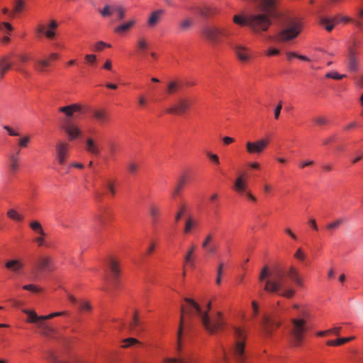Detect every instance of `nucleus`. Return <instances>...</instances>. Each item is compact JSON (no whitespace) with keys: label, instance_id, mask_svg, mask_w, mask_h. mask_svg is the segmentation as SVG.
<instances>
[{"label":"nucleus","instance_id":"f257e3e1","mask_svg":"<svg viewBox=\"0 0 363 363\" xmlns=\"http://www.w3.org/2000/svg\"><path fill=\"white\" fill-rule=\"evenodd\" d=\"M185 302L187 303L186 306H182L181 307V317L180 323L177 331V350L179 352L181 349V340L184 325V313L186 312L189 316L196 315L199 318L203 326L211 334L216 333L221 328L223 322L221 318V313L218 312L216 315L211 318L208 315V311L211 308V303H207V311H203L200 306L194 300L189 298H184Z\"/></svg>","mask_w":363,"mask_h":363},{"label":"nucleus","instance_id":"f03ea898","mask_svg":"<svg viewBox=\"0 0 363 363\" xmlns=\"http://www.w3.org/2000/svg\"><path fill=\"white\" fill-rule=\"evenodd\" d=\"M263 13H254L247 17L240 15L233 16V22L240 26H248L255 33L267 31L272 24L270 18L279 16L277 4L279 0H259Z\"/></svg>","mask_w":363,"mask_h":363},{"label":"nucleus","instance_id":"7ed1b4c3","mask_svg":"<svg viewBox=\"0 0 363 363\" xmlns=\"http://www.w3.org/2000/svg\"><path fill=\"white\" fill-rule=\"evenodd\" d=\"M286 273L281 269L269 270L267 266L262 269L259 280L264 281V290L270 294H279L287 298H292L295 291L291 288H286L284 285Z\"/></svg>","mask_w":363,"mask_h":363},{"label":"nucleus","instance_id":"20e7f679","mask_svg":"<svg viewBox=\"0 0 363 363\" xmlns=\"http://www.w3.org/2000/svg\"><path fill=\"white\" fill-rule=\"evenodd\" d=\"M293 307L298 311L296 316L291 318L288 330L291 345L299 347L301 345L304 334L307 331L306 324L310 314L306 308H300L297 304H294Z\"/></svg>","mask_w":363,"mask_h":363},{"label":"nucleus","instance_id":"39448f33","mask_svg":"<svg viewBox=\"0 0 363 363\" xmlns=\"http://www.w3.org/2000/svg\"><path fill=\"white\" fill-rule=\"evenodd\" d=\"M202 35L205 39L216 46L221 42L223 37L228 38L230 32L226 28L208 25L203 28Z\"/></svg>","mask_w":363,"mask_h":363},{"label":"nucleus","instance_id":"423d86ee","mask_svg":"<svg viewBox=\"0 0 363 363\" xmlns=\"http://www.w3.org/2000/svg\"><path fill=\"white\" fill-rule=\"evenodd\" d=\"M23 312L28 315L27 322L35 324L39 330V333L42 335L48 337H52L53 336L55 329L48 323L43 321L42 315H38L34 311L28 309H24Z\"/></svg>","mask_w":363,"mask_h":363},{"label":"nucleus","instance_id":"0eeeda50","mask_svg":"<svg viewBox=\"0 0 363 363\" xmlns=\"http://www.w3.org/2000/svg\"><path fill=\"white\" fill-rule=\"evenodd\" d=\"M301 32V24L296 21H289L277 34L279 42H287L295 39Z\"/></svg>","mask_w":363,"mask_h":363},{"label":"nucleus","instance_id":"6e6552de","mask_svg":"<svg viewBox=\"0 0 363 363\" xmlns=\"http://www.w3.org/2000/svg\"><path fill=\"white\" fill-rule=\"evenodd\" d=\"M236 342L234 348V356L237 362L242 363L245 360V332L241 328L235 329Z\"/></svg>","mask_w":363,"mask_h":363},{"label":"nucleus","instance_id":"1a4fd4ad","mask_svg":"<svg viewBox=\"0 0 363 363\" xmlns=\"http://www.w3.org/2000/svg\"><path fill=\"white\" fill-rule=\"evenodd\" d=\"M281 324L276 314L272 315H264L261 323L263 335L265 337H271L273 332Z\"/></svg>","mask_w":363,"mask_h":363},{"label":"nucleus","instance_id":"9d476101","mask_svg":"<svg viewBox=\"0 0 363 363\" xmlns=\"http://www.w3.org/2000/svg\"><path fill=\"white\" fill-rule=\"evenodd\" d=\"M269 143L268 139L262 138L256 141L246 143V150L250 155H261L267 148Z\"/></svg>","mask_w":363,"mask_h":363},{"label":"nucleus","instance_id":"9b49d317","mask_svg":"<svg viewBox=\"0 0 363 363\" xmlns=\"http://www.w3.org/2000/svg\"><path fill=\"white\" fill-rule=\"evenodd\" d=\"M234 189L240 194L245 195L252 201H256L257 199L252 193L247 190V179L244 174H240L234 183Z\"/></svg>","mask_w":363,"mask_h":363},{"label":"nucleus","instance_id":"f8f14e48","mask_svg":"<svg viewBox=\"0 0 363 363\" xmlns=\"http://www.w3.org/2000/svg\"><path fill=\"white\" fill-rule=\"evenodd\" d=\"M125 9L122 6H110L106 5L102 10L99 11L100 14L104 17L111 16L113 13L117 14L118 21H121L124 18L125 15Z\"/></svg>","mask_w":363,"mask_h":363},{"label":"nucleus","instance_id":"ddd939ff","mask_svg":"<svg viewBox=\"0 0 363 363\" xmlns=\"http://www.w3.org/2000/svg\"><path fill=\"white\" fill-rule=\"evenodd\" d=\"M190 106V101L186 98H179L176 103L169 108L167 112L172 114L182 115L184 113Z\"/></svg>","mask_w":363,"mask_h":363},{"label":"nucleus","instance_id":"4468645a","mask_svg":"<svg viewBox=\"0 0 363 363\" xmlns=\"http://www.w3.org/2000/svg\"><path fill=\"white\" fill-rule=\"evenodd\" d=\"M69 144L67 142L60 141L56 145V157L58 163L65 164L69 156Z\"/></svg>","mask_w":363,"mask_h":363},{"label":"nucleus","instance_id":"2eb2a0df","mask_svg":"<svg viewBox=\"0 0 363 363\" xmlns=\"http://www.w3.org/2000/svg\"><path fill=\"white\" fill-rule=\"evenodd\" d=\"M35 268L39 272H52L55 269V267L52 264V259L49 255L40 256L36 262Z\"/></svg>","mask_w":363,"mask_h":363},{"label":"nucleus","instance_id":"dca6fc26","mask_svg":"<svg viewBox=\"0 0 363 363\" xmlns=\"http://www.w3.org/2000/svg\"><path fill=\"white\" fill-rule=\"evenodd\" d=\"M229 45L233 49L236 57L242 62H247L251 59L250 52L248 48L240 44H233Z\"/></svg>","mask_w":363,"mask_h":363},{"label":"nucleus","instance_id":"f3484780","mask_svg":"<svg viewBox=\"0 0 363 363\" xmlns=\"http://www.w3.org/2000/svg\"><path fill=\"white\" fill-rule=\"evenodd\" d=\"M62 128L67 134L68 138L71 141L78 138L82 134V131L77 125L69 119L65 120Z\"/></svg>","mask_w":363,"mask_h":363},{"label":"nucleus","instance_id":"a211bd4d","mask_svg":"<svg viewBox=\"0 0 363 363\" xmlns=\"http://www.w3.org/2000/svg\"><path fill=\"white\" fill-rule=\"evenodd\" d=\"M30 228L37 234L38 237L35 238L34 241L38 244V246L44 245V238L46 236L42 225L38 220H33L30 223Z\"/></svg>","mask_w":363,"mask_h":363},{"label":"nucleus","instance_id":"6ab92c4d","mask_svg":"<svg viewBox=\"0 0 363 363\" xmlns=\"http://www.w3.org/2000/svg\"><path fill=\"white\" fill-rule=\"evenodd\" d=\"M165 11L162 9L153 11L149 15L147 20V25L149 28H153L156 27L162 21Z\"/></svg>","mask_w":363,"mask_h":363},{"label":"nucleus","instance_id":"aec40b11","mask_svg":"<svg viewBox=\"0 0 363 363\" xmlns=\"http://www.w3.org/2000/svg\"><path fill=\"white\" fill-rule=\"evenodd\" d=\"M357 55V51L354 48H348L347 64L350 72L358 70L359 61Z\"/></svg>","mask_w":363,"mask_h":363},{"label":"nucleus","instance_id":"412c9836","mask_svg":"<svg viewBox=\"0 0 363 363\" xmlns=\"http://www.w3.org/2000/svg\"><path fill=\"white\" fill-rule=\"evenodd\" d=\"M142 326L143 323L139 319L138 312H135L133 315L132 321L129 324V328L131 331L138 335L144 330Z\"/></svg>","mask_w":363,"mask_h":363},{"label":"nucleus","instance_id":"4be33fe9","mask_svg":"<svg viewBox=\"0 0 363 363\" xmlns=\"http://www.w3.org/2000/svg\"><path fill=\"white\" fill-rule=\"evenodd\" d=\"M85 150L90 154L94 155H99L101 150L99 144L91 138H89L86 140Z\"/></svg>","mask_w":363,"mask_h":363},{"label":"nucleus","instance_id":"5701e85b","mask_svg":"<svg viewBox=\"0 0 363 363\" xmlns=\"http://www.w3.org/2000/svg\"><path fill=\"white\" fill-rule=\"evenodd\" d=\"M164 363H195L194 360L186 354H179L177 357L165 358Z\"/></svg>","mask_w":363,"mask_h":363},{"label":"nucleus","instance_id":"b1692460","mask_svg":"<svg viewBox=\"0 0 363 363\" xmlns=\"http://www.w3.org/2000/svg\"><path fill=\"white\" fill-rule=\"evenodd\" d=\"M12 66L10 57L9 55L4 56L0 58V77L4 78L6 72L9 71Z\"/></svg>","mask_w":363,"mask_h":363},{"label":"nucleus","instance_id":"393cba45","mask_svg":"<svg viewBox=\"0 0 363 363\" xmlns=\"http://www.w3.org/2000/svg\"><path fill=\"white\" fill-rule=\"evenodd\" d=\"M81 110V106L77 104H74L69 106L60 107L59 111L60 112L64 113L67 117V119H69L73 116L74 113L76 111H79Z\"/></svg>","mask_w":363,"mask_h":363},{"label":"nucleus","instance_id":"a878e982","mask_svg":"<svg viewBox=\"0 0 363 363\" xmlns=\"http://www.w3.org/2000/svg\"><path fill=\"white\" fill-rule=\"evenodd\" d=\"M108 266L114 279L113 281V285L115 286L116 285V280L120 275L118 263L114 259L111 258L109 260Z\"/></svg>","mask_w":363,"mask_h":363},{"label":"nucleus","instance_id":"bb28decb","mask_svg":"<svg viewBox=\"0 0 363 363\" xmlns=\"http://www.w3.org/2000/svg\"><path fill=\"white\" fill-rule=\"evenodd\" d=\"M196 249V246L192 245L187 250L186 254L184 257V267L186 265H189L191 267H194V253Z\"/></svg>","mask_w":363,"mask_h":363},{"label":"nucleus","instance_id":"cd10ccee","mask_svg":"<svg viewBox=\"0 0 363 363\" xmlns=\"http://www.w3.org/2000/svg\"><path fill=\"white\" fill-rule=\"evenodd\" d=\"M5 267L15 273H18L23 268V264L19 259H11L6 262Z\"/></svg>","mask_w":363,"mask_h":363},{"label":"nucleus","instance_id":"c85d7f7f","mask_svg":"<svg viewBox=\"0 0 363 363\" xmlns=\"http://www.w3.org/2000/svg\"><path fill=\"white\" fill-rule=\"evenodd\" d=\"M136 48L138 51L145 54L149 48L148 40L143 36L138 37L136 42Z\"/></svg>","mask_w":363,"mask_h":363},{"label":"nucleus","instance_id":"c756f323","mask_svg":"<svg viewBox=\"0 0 363 363\" xmlns=\"http://www.w3.org/2000/svg\"><path fill=\"white\" fill-rule=\"evenodd\" d=\"M136 23L135 19H131L115 28L114 31L117 33H123L129 30Z\"/></svg>","mask_w":363,"mask_h":363},{"label":"nucleus","instance_id":"7c9ffc66","mask_svg":"<svg viewBox=\"0 0 363 363\" xmlns=\"http://www.w3.org/2000/svg\"><path fill=\"white\" fill-rule=\"evenodd\" d=\"M19 152H20V150H18L16 153L10 154L9 156V160H10L9 167L12 172L17 171V169L18 168V160H19L18 154H19Z\"/></svg>","mask_w":363,"mask_h":363},{"label":"nucleus","instance_id":"2f4dec72","mask_svg":"<svg viewBox=\"0 0 363 363\" xmlns=\"http://www.w3.org/2000/svg\"><path fill=\"white\" fill-rule=\"evenodd\" d=\"M181 87V84L177 80H172L167 83V94H173L176 93Z\"/></svg>","mask_w":363,"mask_h":363},{"label":"nucleus","instance_id":"473e14b6","mask_svg":"<svg viewBox=\"0 0 363 363\" xmlns=\"http://www.w3.org/2000/svg\"><path fill=\"white\" fill-rule=\"evenodd\" d=\"M352 23L358 28H363V9H357L355 18Z\"/></svg>","mask_w":363,"mask_h":363},{"label":"nucleus","instance_id":"72a5a7b5","mask_svg":"<svg viewBox=\"0 0 363 363\" xmlns=\"http://www.w3.org/2000/svg\"><path fill=\"white\" fill-rule=\"evenodd\" d=\"M337 22H338V21L337 20L336 18H322L320 21L321 24L325 26L326 30L328 32H330L333 29L335 23H337Z\"/></svg>","mask_w":363,"mask_h":363},{"label":"nucleus","instance_id":"f704fd0d","mask_svg":"<svg viewBox=\"0 0 363 363\" xmlns=\"http://www.w3.org/2000/svg\"><path fill=\"white\" fill-rule=\"evenodd\" d=\"M354 339V336H352L350 337H342V338L337 339L335 340H328V341H327L326 344L328 346H339V345H343L345 343H347Z\"/></svg>","mask_w":363,"mask_h":363},{"label":"nucleus","instance_id":"c9c22d12","mask_svg":"<svg viewBox=\"0 0 363 363\" xmlns=\"http://www.w3.org/2000/svg\"><path fill=\"white\" fill-rule=\"evenodd\" d=\"M344 221L345 220L343 218L337 219L336 220L328 223L326 225V228L330 231L335 230L344 223Z\"/></svg>","mask_w":363,"mask_h":363},{"label":"nucleus","instance_id":"e433bc0d","mask_svg":"<svg viewBox=\"0 0 363 363\" xmlns=\"http://www.w3.org/2000/svg\"><path fill=\"white\" fill-rule=\"evenodd\" d=\"M94 118L100 122H106L107 121V114L103 110H96L94 111Z\"/></svg>","mask_w":363,"mask_h":363},{"label":"nucleus","instance_id":"4c0bfd02","mask_svg":"<svg viewBox=\"0 0 363 363\" xmlns=\"http://www.w3.org/2000/svg\"><path fill=\"white\" fill-rule=\"evenodd\" d=\"M50 65L48 60H40L36 62L35 69L38 72H43L46 67Z\"/></svg>","mask_w":363,"mask_h":363},{"label":"nucleus","instance_id":"58836bf2","mask_svg":"<svg viewBox=\"0 0 363 363\" xmlns=\"http://www.w3.org/2000/svg\"><path fill=\"white\" fill-rule=\"evenodd\" d=\"M7 216L11 219L16 221H21L23 219V216L20 215L15 209H9L7 212Z\"/></svg>","mask_w":363,"mask_h":363},{"label":"nucleus","instance_id":"ea45409f","mask_svg":"<svg viewBox=\"0 0 363 363\" xmlns=\"http://www.w3.org/2000/svg\"><path fill=\"white\" fill-rule=\"evenodd\" d=\"M193 24V21L190 18H186L180 21L179 28L182 31L189 29Z\"/></svg>","mask_w":363,"mask_h":363},{"label":"nucleus","instance_id":"a19ab883","mask_svg":"<svg viewBox=\"0 0 363 363\" xmlns=\"http://www.w3.org/2000/svg\"><path fill=\"white\" fill-rule=\"evenodd\" d=\"M123 343L124 344L122 345V347L128 348L130 346L139 343V341L134 337H128L123 340Z\"/></svg>","mask_w":363,"mask_h":363},{"label":"nucleus","instance_id":"79ce46f5","mask_svg":"<svg viewBox=\"0 0 363 363\" xmlns=\"http://www.w3.org/2000/svg\"><path fill=\"white\" fill-rule=\"evenodd\" d=\"M105 187L110 192L111 196H114L116 194V190H115L113 181H112L111 179L106 180L105 182Z\"/></svg>","mask_w":363,"mask_h":363},{"label":"nucleus","instance_id":"37998d69","mask_svg":"<svg viewBox=\"0 0 363 363\" xmlns=\"http://www.w3.org/2000/svg\"><path fill=\"white\" fill-rule=\"evenodd\" d=\"M79 308L82 312H89L91 311V306L90 303L84 301L79 302Z\"/></svg>","mask_w":363,"mask_h":363},{"label":"nucleus","instance_id":"c03bdc74","mask_svg":"<svg viewBox=\"0 0 363 363\" xmlns=\"http://www.w3.org/2000/svg\"><path fill=\"white\" fill-rule=\"evenodd\" d=\"M325 77L340 80V79H342L346 77V75L345 74H340L337 72H331L327 73L325 74Z\"/></svg>","mask_w":363,"mask_h":363},{"label":"nucleus","instance_id":"a18cd8bd","mask_svg":"<svg viewBox=\"0 0 363 363\" xmlns=\"http://www.w3.org/2000/svg\"><path fill=\"white\" fill-rule=\"evenodd\" d=\"M223 267H224V264L223 262H220L217 269V276H216V282L218 285H220L221 284V277H222V274H223Z\"/></svg>","mask_w":363,"mask_h":363},{"label":"nucleus","instance_id":"49530a36","mask_svg":"<svg viewBox=\"0 0 363 363\" xmlns=\"http://www.w3.org/2000/svg\"><path fill=\"white\" fill-rule=\"evenodd\" d=\"M67 313L66 311H61V312H55V313H52L49 315H42L43 316V321L45 322V320H50L51 318H53L55 317H58V316H60V315H65Z\"/></svg>","mask_w":363,"mask_h":363},{"label":"nucleus","instance_id":"de8ad7c7","mask_svg":"<svg viewBox=\"0 0 363 363\" xmlns=\"http://www.w3.org/2000/svg\"><path fill=\"white\" fill-rule=\"evenodd\" d=\"M194 225V221L191 218H188L186 220L185 227H184V233H189Z\"/></svg>","mask_w":363,"mask_h":363},{"label":"nucleus","instance_id":"09e8293b","mask_svg":"<svg viewBox=\"0 0 363 363\" xmlns=\"http://www.w3.org/2000/svg\"><path fill=\"white\" fill-rule=\"evenodd\" d=\"M111 45L110 44L106 43L103 41H99L94 45V50L97 52H100L103 50L105 48H110Z\"/></svg>","mask_w":363,"mask_h":363},{"label":"nucleus","instance_id":"8fccbe9b","mask_svg":"<svg viewBox=\"0 0 363 363\" xmlns=\"http://www.w3.org/2000/svg\"><path fill=\"white\" fill-rule=\"evenodd\" d=\"M30 141V137L29 135H25L21 138L18 141V145L21 147H26Z\"/></svg>","mask_w":363,"mask_h":363},{"label":"nucleus","instance_id":"3c124183","mask_svg":"<svg viewBox=\"0 0 363 363\" xmlns=\"http://www.w3.org/2000/svg\"><path fill=\"white\" fill-rule=\"evenodd\" d=\"M186 210V205L184 203L182 204L181 206L179 207V209L177 213L175 216V221L176 222H178L181 219V218L185 213Z\"/></svg>","mask_w":363,"mask_h":363},{"label":"nucleus","instance_id":"603ef678","mask_svg":"<svg viewBox=\"0 0 363 363\" xmlns=\"http://www.w3.org/2000/svg\"><path fill=\"white\" fill-rule=\"evenodd\" d=\"M150 213L152 218L155 220L160 214V211L157 207L154 205L150 206Z\"/></svg>","mask_w":363,"mask_h":363},{"label":"nucleus","instance_id":"864d4df0","mask_svg":"<svg viewBox=\"0 0 363 363\" xmlns=\"http://www.w3.org/2000/svg\"><path fill=\"white\" fill-rule=\"evenodd\" d=\"M314 122L317 125H325L328 124V119L324 116H318L313 119Z\"/></svg>","mask_w":363,"mask_h":363},{"label":"nucleus","instance_id":"5fc2aeb1","mask_svg":"<svg viewBox=\"0 0 363 363\" xmlns=\"http://www.w3.org/2000/svg\"><path fill=\"white\" fill-rule=\"evenodd\" d=\"M287 275L292 280H294V279H296L299 276L297 269L294 267H291L289 268V271L287 272Z\"/></svg>","mask_w":363,"mask_h":363},{"label":"nucleus","instance_id":"6e6d98bb","mask_svg":"<svg viewBox=\"0 0 363 363\" xmlns=\"http://www.w3.org/2000/svg\"><path fill=\"white\" fill-rule=\"evenodd\" d=\"M212 240H213V235L211 233H208L206 236L203 242H202V245H201L202 248H207L208 245H211Z\"/></svg>","mask_w":363,"mask_h":363},{"label":"nucleus","instance_id":"4d7b16f0","mask_svg":"<svg viewBox=\"0 0 363 363\" xmlns=\"http://www.w3.org/2000/svg\"><path fill=\"white\" fill-rule=\"evenodd\" d=\"M23 289L25 290H28L34 293H38L41 291V289L38 288L35 285L33 284H28L23 286Z\"/></svg>","mask_w":363,"mask_h":363},{"label":"nucleus","instance_id":"13d9d810","mask_svg":"<svg viewBox=\"0 0 363 363\" xmlns=\"http://www.w3.org/2000/svg\"><path fill=\"white\" fill-rule=\"evenodd\" d=\"M199 13H200V14L202 16L208 17V16L212 14L213 12L212 9L210 7L206 6V7H205L203 9H201L199 10Z\"/></svg>","mask_w":363,"mask_h":363},{"label":"nucleus","instance_id":"bf43d9fd","mask_svg":"<svg viewBox=\"0 0 363 363\" xmlns=\"http://www.w3.org/2000/svg\"><path fill=\"white\" fill-rule=\"evenodd\" d=\"M203 249L205 250L206 253L209 255L215 254L217 251L216 246L213 244L208 245L207 248H203Z\"/></svg>","mask_w":363,"mask_h":363},{"label":"nucleus","instance_id":"052dcab7","mask_svg":"<svg viewBox=\"0 0 363 363\" xmlns=\"http://www.w3.org/2000/svg\"><path fill=\"white\" fill-rule=\"evenodd\" d=\"M84 59L89 64L93 65L96 60V56L94 54H89L84 56Z\"/></svg>","mask_w":363,"mask_h":363},{"label":"nucleus","instance_id":"680f3d73","mask_svg":"<svg viewBox=\"0 0 363 363\" xmlns=\"http://www.w3.org/2000/svg\"><path fill=\"white\" fill-rule=\"evenodd\" d=\"M313 164H314L313 160H304L299 163L298 167L301 169H303L307 167L313 166Z\"/></svg>","mask_w":363,"mask_h":363},{"label":"nucleus","instance_id":"e2e57ef3","mask_svg":"<svg viewBox=\"0 0 363 363\" xmlns=\"http://www.w3.org/2000/svg\"><path fill=\"white\" fill-rule=\"evenodd\" d=\"M138 165L137 164H135V162H130L128 164V172L130 174L135 173L137 172V170H138Z\"/></svg>","mask_w":363,"mask_h":363},{"label":"nucleus","instance_id":"0e129e2a","mask_svg":"<svg viewBox=\"0 0 363 363\" xmlns=\"http://www.w3.org/2000/svg\"><path fill=\"white\" fill-rule=\"evenodd\" d=\"M24 3L22 0H17L15 3L14 10L16 12H21L23 9Z\"/></svg>","mask_w":363,"mask_h":363},{"label":"nucleus","instance_id":"69168bd1","mask_svg":"<svg viewBox=\"0 0 363 363\" xmlns=\"http://www.w3.org/2000/svg\"><path fill=\"white\" fill-rule=\"evenodd\" d=\"M206 155L211 161H213L216 164H219L220 161L217 155L211 152H207Z\"/></svg>","mask_w":363,"mask_h":363},{"label":"nucleus","instance_id":"338daca9","mask_svg":"<svg viewBox=\"0 0 363 363\" xmlns=\"http://www.w3.org/2000/svg\"><path fill=\"white\" fill-rule=\"evenodd\" d=\"M4 129H5L9 135L11 136H18L19 133L15 131L9 125H4Z\"/></svg>","mask_w":363,"mask_h":363},{"label":"nucleus","instance_id":"774afa93","mask_svg":"<svg viewBox=\"0 0 363 363\" xmlns=\"http://www.w3.org/2000/svg\"><path fill=\"white\" fill-rule=\"evenodd\" d=\"M294 257L299 260H303L306 257V255L302 251V250L301 248H298L296 252L295 253Z\"/></svg>","mask_w":363,"mask_h":363}]
</instances>
